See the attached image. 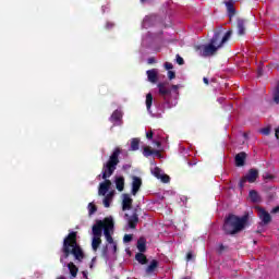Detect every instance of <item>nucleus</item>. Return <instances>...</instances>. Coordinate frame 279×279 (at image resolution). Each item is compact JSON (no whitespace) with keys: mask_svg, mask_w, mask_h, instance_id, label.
I'll list each match as a JSON object with an SVG mask.
<instances>
[{"mask_svg":"<svg viewBox=\"0 0 279 279\" xmlns=\"http://www.w3.org/2000/svg\"><path fill=\"white\" fill-rule=\"evenodd\" d=\"M62 256L60 257V263L63 267H66V263H64V258H69V256H74V260L76 263H82L86 255L84 254V250L77 243V232L72 231L63 239V245L61 247Z\"/></svg>","mask_w":279,"mask_h":279,"instance_id":"1","label":"nucleus"},{"mask_svg":"<svg viewBox=\"0 0 279 279\" xmlns=\"http://www.w3.org/2000/svg\"><path fill=\"white\" fill-rule=\"evenodd\" d=\"M250 226H252V211H245L243 216L229 214L225 218L222 230L225 234L234 236V234L243 232V230H245V228H250Z\"/></svg>","mask_w":279,"mask_h":279,"instance_id":"2","label":"nucleus"},{"mask_svg":"<svg viewBox=\"0 0 279 279\" xmlns=\"http://www.w3.org/2000/svg\"><path fill=\"white\" fill-rule=\"evenodd\" d=\"M119 156H121V148L116 147L110 155L108 161L102 166V180L105 182L99 184L98 194L106 195L108 191H110V186H112V182L108 180V178L112 177L114 171H117V166L119 165Z\"/></svg>","mask_w":279,"mask_h":279,"instance_id":"3","label":"nucleus"},{"mask_svg":"<svg viewBox=\"0 0 279 279\" xmlns=\"http://www.w3.org/2000/svg\"><path fill=\"white\" fill-rule=\"evenodd\" d=\"M232 36V29L228 31L223 37L222 40L218 46H215V44L209 43L206 46H196V51H198V56L202 58H210V56H215L217 53L218 49H221L228 40H230V37Z\"/></svg>","mask_w":279,"mask_h":279,"instance_id":"4","label":"nucleus"},{"mask_svg":"<svg viewBox=\"0 0 279 279\" xmlns=\"http://www.w3.org/2000/svg\"><path fill=\"white\" fill-rule=\"evenodd\" d=\"M108 220L113 221L112 217H107L104 220H97L96 223L92 228L93 236H100L106 232V228H108Z\"/></svg>","mask_w":279,"mask_h":279,"instance_id":"5","label":"nucleus"},{"mask_svg":"<svg viewBox=\"0 0 279 279\" xmlns=\"http://www.w3.org/2000/svg\"><path fill=\"white\" fill-rule=\"evenodd\" d=\"M258 180V171L254 168L250 169L248 172L240 180L239 186L240 189H244L245 183L250 182V184H254Z\"/></svg>","mask_w":279,"mask_h":279,"instance_id":"6","label":"nucleus"},{"mask_svg":"<svg viewBox=\"0 0 279 279\" xmlns=\"http://www.w3.org/2000/svg\"><path fill=\"white\" fill-rule=\"evenodd\" d=\"M157 87L159 89V95L165 101H169V98L171 97V88L167 86V83H158Z\"/></svg>","mask_w":279,"mask_h":279,"instance_id":"7","label":"nucleus"},{"mask_svg":"<svg viewBox=\"0 0 279 279\" xmlns=\"http://www.w3.org/2000/svg\"><path fill=\"white\" fill-rule=\"evenodd\" d=\"M258 217L260 219V226H269L271 223V215L269 211L265 210L264 208H259Z\"/></svg>","mask_w":279,"mask_h":279,"instance_id":"8","label":"nucleus"},{"mask_svg":"<svg viewBox=\"0 0 279 279\" xmlns=\"http://www.w3.org/2000/svg\"><path fill=\"white\" fill-rule=\"evenodd\" d=\"M123 113L120 110H114L109 118V121L113 123V125H122L123 123Z\"/></svg>","mask_w":279,"mask_h":279,"instance_id":"9","label":"nucleus"},{"mask_svg":"<svg viewBox=\"0 0 279 279\" xmlns=\"http://www.w3.org/2000/svg\"><path fill=\"white\" fill-rule=\"evenodd\" d=\"M132 195H136L141 191V186H143V179L141 177L134 175L132 178Z\"/></svg>","mask_w":279,"mask_h":279,"instance_id":"10","label":"nucleus"},{"mask_svg":"<svg viewBox=\"0 0 279 279\" xmlns=\"http://www.w3.org/2000/svg\"><path fill=\"white\" fill-rule=\"evenodd\" d=\"M114 229V220H107V227L105 229V238L106 241H108L109 243H114V239H112V235L110 234V230Z\"/></svg>","mask_w":279,"mask_h":279,"instance_id":"11","label":"nucleus"},{"mask_svg":"<svg viewBox=\"0 0 279 279\" xmlns=\"http://www.w3.org/2000/svg\"><path fill=\"white\" fill-rule=\"evenodd\" d=\"M122 197V210H132V204H134V199H132L130 194H123Z\"/></svg>","mask_w":279,"mask_h":279,"instance_id":"12","label":"nucleus"},{"mask_svg":"<svg viewBox=\"0 0 279 279\" xmlns=\"http://www.w3.org/2000/svg\"><path fill=\"white\" fill-rule=\"evenodd\" d=\"M223 40V31H216L214 33L213 38L210 39V43L215 46V47H219V45L221 44V41Z\"/></svg>","mask_w":279,"mask_h":279,"instance_id":"13","label":"nucleus"},{"mask_svg":"<svg viewBox=\"0 0 279 279\" xmlns=\"http://www.w3.org/2000/svg\"><path fill=\"white\" fill-rule=\"evenodd\" d=\"M235 167H244L245 160H247V154L245 151H241L235 155Z\"/></svg>","mask_w":279,"mask_h":279,"instance_id":"14","label":"nucleus"},{"mask_svg":"<svg viewBox=\"0 0 279 279\" xmlns=\"http://www.w3.org/2000/svg\"><path fill=\"white\" fill-rule=\"evenodd\" d=\"M146 75L148 77V82L151 84H156L158 82V70L157 69H151L146 71Z\"/></svg>","mask_w":279,"mask_h":279,"instance_id":"15","label":"nucleus"},{"mask_svg":"<svg viewBox=\"0 0 279 279\" xmlns=\"http://www.w3.org/2000/svg\"><path fill=\"white\" fill-rule=\"evenodd\" d=\"M128 223L131 230L136 229V226H138V214L136 213V209H134L133 215L129 218Z\"/></svg>","mask_w":279,"mask_h":279,"instance_id":"16","label":"nucleus"},{"mask_svg":"<svg viewBox=\"0 0 279 279\" xmlns=\"http://www.w3.org/2000/svg\"><path fill=\"white\" fill-rule=\"evenodd\" d=\"M225 4L229 14V19H232V16L236 14V9H234V1H226Z\"/></svg>","mask_w":279,"mask_h":279,"instance_id":"17","label":"nucleus"},{"mask_svg":"<svg viewBox=\"0 0 279 279\" xmlns=\"http://www.w3.org/2000/svg\"><path fill=\"white\" fill-rule=\"evenodd\" d=\"M114 182H116L117 191L122 193V191H124V189H125V178L124 177H116Z\"/></svg>","mask_w":279,"mask_h":279,"instance_id":"18","label":"nucleus"},{"mask_svg":"<svg viewBox=\"0 0 279 279\" xmlns=\"http://www.w3.org/2000/svg\"><path fill=\"white\" fill-rule=\"evenodd\" d=\"M66 267L69 269L71 278H77L80 268H77L73 262L68 263Z\"/></svg>","mask_w":279,"mask_h":279,"instance_id":"19","label":"nucleus"},{"mask_svg":"<svg viewBox=\"0 0 279 279\" xmlns=\"http://www.w3.org/2000/svg\"><path fill=\"white\" fill-rule=\"evenodd\" d=\"M156 269H158V260L153 259L150 262V264L146 267L145 271H146L147 276H151V274H154V271H156Z\"/></svg>","mask_w":279,"mask_h":279,"instance_id":"20","label":"nucleus"},{"mask_svg":"<svg viewBox=\"0 0 279 279\" xmlns=\"http://www.w3.org/2000/svg\"><path fill=\"white\" fill-rule=\"evenodd\" d=\"M143 155L145 156V158H149V156H154V155L160 156V150H154L151 149V147L146 146L144 147Z\"/></svg>","mask_w":279,"mask_h":279,"instance_id":"21","label":"nucleus"},{"mask_svg":"<svg viewBox=\"0 0 279 279\" xmlns=\"http://www.w3.org/2000/svg\"><path fill=\"white\" fill-rule=\"evenodd\" d=\"M137 250L140 253L147 252V240H145V238H140L137 240Z\"/></svg>","mask_w":279,"mask_h":279,"instance_id":"22","label":"nucleus"},{"mask_svg":"<svg viewBox=\"0 0 279 279\" xmlns=\"http://www.w3.org/2000/svg\"><path fill=\"white\" fill-rule=\"evenodd\" d=\"M236 24H238V34H239V36L245 35V20L239 19Z\"/></svg>","mask_w":279,"mask_h":279,"instance_id":"23","label":"nucleus"},{"mask_svg":"<svg viewBox=\"0 0 279 279\" xmlns=\"http://www.w3.org/2000/svg\"><path fill=\"white\" fill-rule=\"evenodd\" d=\"M248 197L251 202H253V204H258V202H260V196L258 195V192H256L255 190L250 191Z\"/></svg>","mask_w":279,"mask_h":279,"instance_id":"24","label":"nucleus"},{"mask_svg":"<svg viewBox=\"0 0 279 279\" xmlns=\"http://www.w3.org/2000/svg\"><path fill=\"white\" fill-rule=\"evenodd\" d=\"M99 245H101V238L94 235L92 240V250L97 252L99 250Z\"/></svg>","mask_w":279,"mask_h":279,"instance_id":"25","label":"nucleus"},{"mask_svg":"<svg viewBox=\"0 0 279 279\" xmlns=\"http://www.w3.org/2000/svg\"><path fill=\"white\" fill-rule=\"evenodd\" d=\"M135 260H137L140 265H147L148 263L147 256H145L143 253H136Z\"/></svg>","mask_w":279,"mask_h":279,"instance_id":"26","label":"nucleus"},{"mask_svg":"<svg viewBox=\"0 0 279 279\" xmlns=\"http://www.w3.org/2000/svg\"><path fill=\"white\" fill-rule=\"evenodd\" d=\"M153 104H154V96L151 95V93H148L146 95V108L148 112H151Z\"/></svg>","mask_w":279,"mask_h":279,"instance_id":"27","label":"nucleus"},{"mask_svg":"<svg viewBox=\"0 0 279 279\" xmlns=\"http://www.w3.org/2000/svg\"><path fill=\"white\" fill-rule=\"evenodd\" d=\"M141 145V140L138 138H133L131 141V151H138V147Z\"/></svg>","mask_w":279,"mask_h":279,"instance_id":"28","label":"nucleus"},{"mask_svg":"<svg viewBox=\"0 0 279 279\" xmlns=\"http://www.w3.org/2000/svg\"><path fill=\"white\" fill-rule=\"evenodd\" d=\"M111 199H112V192H110L107 196H105L102 201L105 208H110Z\"/></svg>","mask_w":279,"mask_h":279,"instance_id":"29","label":"nucleus"},{"mask_svg":"<svg viewBox=\"0 0 279 279\" xmlns=\"http://www.w3.org/2000/svg\"><path fill=\"white\" fill-rule=\"evenodd\" d=\"M153 175L155 178H157V180H160V177L162 175V170L158 167H156L154 170H153Z\"/></svg>","mask_w":279,"mask_h":279,"instance_id":"30","label":"nucleus"},{"mask_svg":"<svg viewBox=\"0 0 279 279\" xmlns=\"http://www.w3.org/2000/svg\"><path fill=\"white\" fill-rule=\"evenodd\" d=\"M97 213V205L93 203L88 204V215H95Z\"/></svg>","mask_w":279,"mask_h":279,"instance_id":"31","label":"nucleus"},{"mask_svg":"<svg viewBox=\"0 0 279 279\" xmlns=\"http://www.w3.org/2000/svg\"><path fill=\"white\" fill-rule=\"evenodd\" d=\"M274 101L275 104H279V84L276 87V90L274 93Z\"/></svg>","mask_w":279,"mask_h":279,"instance_id":"32","label":"nucleus"},{"mask_svg":"<svg viewBox=\"0 0 279 279\" xmlns=\"http://www.w3.org/2000/svg\"><path fill=\"white\" fill-rule=\"evenodd\" d=\"M260 134H264V136H269V134H271V129L269 126H266L260 130Z\"/></svg>","mask_w":279,"mask_h":279,"instance_id":"33","label":"nucleus"},{"mask_svg":"<svg viewBox=\"0 0 279 279\" xmlns=\"http://www.w3.org/2000/svg\"><path fill=\"white\" fill-rule=\"evenodd\" d=\"M159 180H161V182H163V184H168V182H170L171 178L167 174H161Z\"/></svg>","mask_w":279,"mask_h":279,"instance_id":"34","label":"nucleus"},{"mask_svg":"<svg viewBox=\"0 0 279 279\" xmlns=\"http://www.w3.org/2000/svg\"><path fill=\"white\" fill-rule=\"evenodd\" d=\"M132 239H133L132 234H125V235L123 236L124 243H130V242H132Z\"/></svg>","mask_w":279,"mask_h":279,"instance_id":"35","label":"nucleus"},{"mask_svg":"<svg viewBox=\"0 0 279 279\" xmlns=\"http://www.w3.org/2000/svg\"><path fill=\"white\" fill-rule=\"evenodd\" d=\"M177 64H180V66H182V64H184V59L182 57H180V54H177Z\"/></svg>","mask_w":279,"mask_h":279,"instance_id":"36","label":"nucleus"},{"mask_svg":"<svg viewBox=\"0 0 279 279\" xmlns=\"http://www.w3.org/2000/svg\"><path fill=\"white\" fill-rule=\"evenodd\" d=\"M185 259L187 263L193 260V252L192 251L187 252Z\"/></svg>","mask_w":279,"mask_h":279,"instance_id":"37","label":"nucleus"},{"mask_svg":"<svg viewBox=\"0 0 279 279\" xmlns=\"http://www.w3.org/2000/svg\"><path fill=\"white\" fill-rule=\"evenodd\" d=\"M165 69H166L167 71H171V69H173V63H171V62H166V63H165Z\"/></svg>","mask_w":279,"mask_h":279,"instance_id":"38","label":"nucleus"},{"mask_svg":"<svg viewBox=\"0 0 279 279\" xmlns=\"http://www.w3.org/2000/svg\"><path fill=\"white\" fill-rule=\"evenodd\" d=\"M168 78L169 80H175V73L171 70L168 71Z\"/></svg>","mask_w":279,"mask_h":279,"instance_id":"39","label":"nucleus"},{"mask_svg":"<svg viewBox=\"0 0 279 279\" xmlns=\"http://www.w3.org/2000/svg\"><path fill=\"white\" fill-rule=\"evenodd\" d=\"M147 63L148 64H156V58H154V57L148 58Z\"/></svg>","mask_w":279,"mask_h":279,"instance_id":"40","label":"nucleus"},{"mask_svg":"<svg viewBox=\"0 0 279 279\" xmlns=\"http://www.w3.org/2000/svg\"><path fill=\"white\" fill-rule=\"evenodd\" d=\"M146 138H148L149 141H151V138H154V132L149 131L146 133Z\"/></svg>","mask_w":279,"mask_h":279,"instance_id":"41","label":"nucleus"},{"mask_svg":"<svg viewBox=\"0 0 279 279\" xmlns=\"http://www.w3.org/2000/svg\"><path fill=\"white\" fill-rule=\"evenodd\" d=\"M112 27H114V23H112V22H107L106 28H107V29H112Z\"/></svg>","mask_w":279,"mask_h":279,"instance_id":"42","label":"nucleus"},{"mask_svg":"<svg viewBox=\"0 0 279 279\" xmlns=\"http://www.w3.org/2000/svg\"><path fill=\"white\" fill-rule=\"evenodd\" d=\"M102 256H104L105 258H108V247H106V248L102 250Z\"/></svg>","mask_w":279,"mask_h":279,"instance_id":"43","label":"nucleus"},{"mask_svg":"<svg viewBox=\"0 0 279 279\" xmlns=\"http://www.w3.org/2000/svg\"><path fill=\"white\" fill-rule=\"evenodd\" d=\"M203 82H204V84H206V86H208V84H210L209 81H208V77H204Z\"/></svg>","mask_w":279,"mask_h":279,"instance_id":"44","label":"nucleus"},{"mask_svg":"<svg viewBox=\"0 0 279 279\" xmlns=\"http://www.w3.org/2000/svg\"><path fill=\"white\" fill-rule=\"evenodd\" d=\"M271 213H274V214L279 213V206L272 208Z\"/></svg>","mask_w":279,"mask_h":279,"instance_id":"45","label":"nucleus"},{"mask_svg":"<svg viewBox=\"0 0 279 279\" xmlns=\"http://www.w3.org/2000/svg\"><path fill=\"white\" fill-rule=\"evenodd\" d=\"M155 145H156V147H161L162 146V144L159 141H156Z\"/></svg>","mask_w":279,"mask_h":279,"instance_id":"46","label":"nucleus"},{"mask_svg":"<svg viewBox=\"0 0 279 279\" xmlns=\"http://www.w3.org/2000/svg\"><path fill=\"white\" fill-rule=\"evenodd\" d=\"M95 263H97V257L92 258V265H95Z\"/></svg>","mask_w":279,"mask_h":279,"instance_id":"47","label":"nucleus"},{"mask_svg":"<svg viewBox=\"0 0 279 279\" xmlns=\"http://www.w3.org/2000/svg\"><path fill=\"white\" fill-rule=\"evenodd\" d=\"M83 277L86 278V279H88V272L83 271Z\"/></svg>","mask_w":279,"mask_h":279,"instance_id":"48","label":"nucleus"},{"mask_svg":"<svg viewBox=\"0 0 279 279\" xmlns=\"http://www.w3.org/2000/svg\"><path fill=\"white\" fill-rule=\"evenodd\" d=\"M113 253L117 254V244L113 243Z\"/></svg>","mask_w":279,"mask_h":279,"instance_id":"49","label":"nucleus"},{"mask_svg":"<svg viewBox=\"0 0 279 279\" xmlns=\"http://www.w3.org/2000/svg\"><path fill=\"white\" fill-rule=\"evenodd\" d=\"M225 248H226V247L223 246V244H221V245L219 246L220 252H223Z\"/></svg>","mask_w":279,"mask_h":279,"instance_id":"50","label":"nucleus"},{"mask_svg":"<svg viewBox=\"0 0 279 279\" xmlns=\"http://www.w3.org/2000/svg\"><path fill=\"white\" fill-rule=\"evenodd\" d=\"M274 177L271 175V174H268L267 177H266V180H271Z\"/></svg>","mask_w":279,"mask_h":279,"instance_id":"51","label":"nucleus"},{"mask_svg":"<svg viewBox=\"0 0 279 279\" xmlns=\"http://www.w3.org/2000/svg\"><path fill=\"white\" fill-rule=\"evenodd\" d=\"M173 90H178V85H172Z\"/></svg>","mask_w":279,"mask_h":279,"instance_id":"52","label":"nucleus"},{"mask_svg":"<svg viewBox=\"0 0 279 279\" xmlns=\"http://www.w3.org/2000/svg\"><path fill=\"white\" fill-rule=\"evenodd\" d=\"M57 279H66V277L60 276V277H58Z\"/></svg>","mask_w":279,"mask_h":279,"instance_id":"53","label":"nucleus"},{"mask_svg":"<svg viewBox=\"0 0 279 279\" xmlns=\"http://www.w3.org/2000/svg\"><path fill=\"white\" fill-rule=\"evenodd\" d=\"M94 266H95V264H93V263L90 262V265H89L90 269H93Z\"/></svg>","mask_w":279,"mask_h":279,"instance_id":"54","label":"nucleus"},{"mask_svg":"<svg viewBox=\"0 0 279 279\" xmlns=\"http://www.w3.org/2000/svg\"><path fill=\"white\" fill-rule=\"evenodd\" d=\"M145 1H147V0H141L142 3H145Z\"/></svg>","mask_w":279,"mask_h":279,"instance_id":"55","label":"nucleus"}]
</instances>
